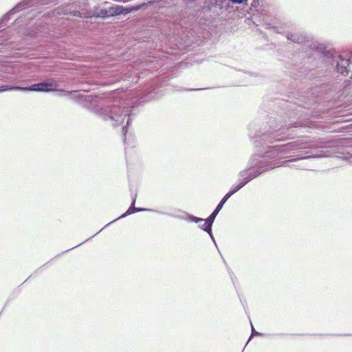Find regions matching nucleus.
I'll list each match as a JSON object with an SVG mask.
<instances>
[{
    "mask_svg": "<svg viewBox=\"0 0 352 352\" xmlns=\"http://www.w3.org/2000/svg\"><path fill=\"white\" fill-rule=\"evenodd\" d=\"M131 109L132 107L129 105L113 104L106 107L96 108L95 111L104 120L109 121L112 125H121L127 118L126 125L128 126L131 121Z\"/></svg>",
    "mask_w": 352,
    "mask_h": 352,
    "instance_id": "nucleus-1",
    "label": "nucleus"
},
{
    "mask_svg": "<svg viewBox=\"0 0 352 352\" xmlns=\"http://www.w3.org/2000/svg\"><path fill=\"white\" fill-rule=\"evenodd\" d=\"M318 146L307 142L298 141L288 143L283 146H274L272 148L277 152V153H288L294 152H301L305 154V155H298L295 159L287 160L284 162L287 164L292 162H296L299 160H305L311 157H321L324 155H309L311 153L308 149L316 148Z\"/></svg>",
    "mask_w": 352,
    "mask_h": 352,
    "instance_id": "nucleus-2",
    "label": "nucleus"
},
{
    "mask_svg": "<svg viewBox=\"0 0 352 352\" xmlns=\"http://www.w3.org/2000/svg\"><path fill=\"white\" fill-rule=\"evenodd\" d=\"M273 168H274V166L271 163L269 164L265 158L258 160V159L253 157L250 160V168L239 173V180L245 182V184H247L263 171L272 169Z\"/></svg>",
    "mask_w": 352,
    "mask_h": 352,
    "instance_id": "nucleus-3",
    "label": "nucleus"
},
{
    "mask_svg": "<svg viewBox=\"0 0 352 352\" xmlns=\"http://www.w3.org/2000/svg\"><path fill=\"white\" fill-rule=\"evenodd\" d=\"M8 78L10 83L0 85V93L10 91H22V74L20 69L17 74H11Z\"/></svg>",
    "mask_w": 352,
    "mask_h": 352,
    "instance_id": "nucleus-4",
    "label": "nucleus"
},
{
    "mask_svg": "<svg viewBox=\"0 0 352 352\" xmlns=\"http://www.w3.org/2000/svg\"><path fill=\"white\" fill-rule=\"evenodd\" d=\"M22 11V1L18 2L14 8L3 14L0 18V29L6 25L8 21L11 19L12 16ZM4 34V30H0V37ZM2 43H0L1 44Z\"/></svg>",
    "mask_w": 352,
    "mask_h": 352,
    "instance_id": "nucleus-5",
    "label": "nucleus"
},
{
    "mask_svg": "<svg viewBox=\"0 0 352 352\" xmlns=\"http://www.w3.org/2000/svg\"><path fill=\"white\" fill-rule=\"evenodd\" d=\"M56 84L54 82H40L32 85L30 87H23V91H50L54 90L56 87Z\"/></svg>",
    "mask_w": 352,
    "mask_h": 352,
    "instance_id": "nucleus-6",
    "label": "nucleus"
},
{
    "mask_svg": "<svg viewBox=\"0 0 352 352\" xmlns=\"http://www.w3.org/2000/svg\"><path fill=\"white\" fill-rule=\"evenodd\" d=\"M334 58V61L336 63V69L338 72L344 76L347 75L349 72L347 67L350 63L349 60L345 58L342 55H337Z\"/></svg>",
    "mask_w": 352,
    "mask_h": 352,
    "instance_id": "nucleus-7",
    "label": "nucleus"
},
{
    "mask_svg": "<svg viewBox=\"0 0 352 352\" xmlns=\"http://www.w3.org/2000/svg\"><path fill=\"white\" fill-rule=\"evenodd\" d=\"M285 129H279L276 132H268L262 135L261 140L263 141H269L271 142L272 140H275L276 141H280L283 140L282 138L279 137L280 135L283 134Z\"/></svg>",
    "mask_w": 352,
    "mask_h": 352,
    "instance_id": "nucleus-8",
    "label": "nucleus"
},
{
    "mask_svg": "<svg viewBox=\"0 0 352 352\" xmlns=\"http://www.w3.org/2000/svg\"><path fill=\"white\" fill-rule=\"evenodd\" d=\"M229 198H226V195L224 196V197L221 199L220 203L217 206L216 209L212 212V213L208 217V222L206 224L208 225V227L210 228V226H212V223L215 219V217H217V214L220 211V210L222 208L223 204L226 203V201Z\"/></svg>",
    "mask_w": 352,
    "mask_h": 352,
    "instance_id": "nucleus-9",
    "label": "nucleus"
},
{
    "mask_svg": "<svg viewBox=\"0 0 352 352\" xmlns=\"http://www.w3.org/2000/svg\"><path fill=\"white\" fill-rule=\"evenodd\" d=\"M135 200H136V195L133 198V202H132L131 205L130 206V207L129 208V209L127 210V211L124 214H122L119 218L125 217L127 215L133 214V213H135L136 212L144 211V210H150L149 209H146V208H135Z\"/></svg>",
    "mask_w": 352,
    "mask_h": 352,
    "instance_id": "nucleus-10",
    "label": "nucleus"
},
{
    "mask_svg": "<svg viewBox=\"0 0 352 352\" xmlns=\"http://www.w3.org/2000/svg\"><path fill=\"white\" fill-rule=\"evenodd\" d=\"M21 26H22V20L21 16H18L15 21H14L13 24L11 27H10V29L11 30H14L16 32V34H18V37H21Z\"/></svg>",
    "mask_w": 352,
    "mask_h": 352,
    "instance_id": "nucleus-11",
    "label": "nucleus"
},
{
    "mask_svg": "<svg viewBox=\"0 0 352 352\" xmlns=\"http://www.w3.org/2000/svg\"><path fill=\"white\" fill-rule=\"evenodd\" d=\"M121 9H122V8L117 6V7L110 8L109 11L101 10L100 15L102 17H105L106 16H112L114 14H121L122 13Z\"/></svg>",
    "mask_w": 352,
    "mask_h": 352,
    "instance_id": "nucleus-12",
    "label": "nucleus"
},
{
    "mask_svg": "<svg viewBox=\"0 0 352 352\" xmlns=\"http://www.w3.org/2000/svg\"><path fill=\"white\" fill-rule=\"evenodd\" d=\"M9 352H21L20 351V338H11L10 341Z\"/></svg>",
    "mask_w": 352,
    "mask_h": 352,
    "instance_id": "nucleus-13",
    "label": "nucleus"
},
{
    "mask_svg": "<svg viewBox=\"0 0 352 352\" xmlns=\"http://www.w3.org/2000/svg\"><path fill=\"white\" fill-rule=\"evenodd\" d=\"M287 37L288 40H290L294 43H302L305 38V37L303 35H298L296 33H289L287 34Z\"/></svg>",
    "mask_w": 352,
    "mask_h": 352,
    "instance_id": "nucleus-14",
    "label": "nucleus"
},
{
    "mask_svg": "<svg viewBox=\"0 0 352 352\" xmlns=\"http://www.w3.org/2000/svg\"><path fill=\"white\" fill-rule=\"evenodd\" d=\"M245 185V182H243L241 180H239V183L233 187V188L228 192L226 195V198H230L233 194L239 190L241 188H243Z\"/></svg>",
    "mask_w": 352,
    "mask_h": 352,
    "instance_id": "nucleus-15",
    "label": "nucleus"
},
{
    "mask_svg": "<svg viewBox=\"0 0 352 352\" xmlns=\"http://www.w3.org/2000/svg\"><path fill=\"white\" fill-rule=\"evenodd\" d=\"M208 222V219H206L204 223L202 225V226H200V228L206 231L207 233H208L211 237V239H212L213 241H214V239L212 236V226L210 227V228L208 227V225L206 224V223Z\"/></svg>",
    "mask_w": 352,
    "mask_h": 352,
    "instance_id": "nucleus-16",
    "label": "nucleus"
},
{
    "mask_svg": "<svg viewBox=\"0 0 352 352\" xmlns=\"http://www.w3.org/2000/svg\"><path fill=\"white\" fill-rule=\"evenodd\" d=\"M188 219L190 221H193L195 223H199V222H202L204 221V219H201V218H199V217H195V216H192V215H190L188 216Z\"/></svg>",
    "mask_w": 352,
    "mask_h": 352,
    "instance_id": "nucleus-17",
    "label": "nucleus"
},
{
    "mask_svg": "<svg viewBox=\"0 0 352 352\" xmlns=\"http://www.w3.org/2000/svg\"><path fill=\"white\" fill-rule=\"evenodd\" d=\"M144 6H145V4H142V5L137 6L136 7H135V8H133L131 9V10H138L140 9L141 8L144 7Z\"/></svg>",
    "mask_w": 352,
    "mask_h": 352,
    "instance_id": "nucleus-18",
    "label": "nucleus"
},
{
    "mask_svg": "<svg viewBox=\"0 0 352 352\" xmlns=\"http://www.w3.org/2000/svg\"><path fill=\"white\" fill-rule=\"evenodd\" d=\"M252 335H256V336H260V335H261V333H258V332H257V331H256L254 330V327H253V325H252Z\"/></svg>",
    "mask_w": 352,
    "mask_h": 352,
    "instance_id": "nucleus-19",
    "label": "nucleus"
},
{
    "mask_svg": "<svg viewBox=\"0 0 352 352\" xmlns=\"http://www.w3.org/2000/svg\"><path fill=\"white\" fill-rule=\"evenodd\" d=\"M126 131H127V130H126V126H123V127H122V132H123V135H124V136H125V135H126Z\"/></svg>",
    "mask_w": 352,
    "mask_h": 352,
    "instance_id": "nucleus-20",
    "label": "nucleus"
},
{
    "mask_svg": "<svg viewBox=\"0 0 352 352\" xmlns=\"http://www.w3.org/2000/svg\"><path fill=\"white\" fill-rule=\"evenodd\" d=\"M250 339H251V337H250V338H248V342L250 340Z\"/></svg>",
    "mask_w": 352,
    "mask_h": 352,
    "instance_id": "nucleus-21",
    "label": "nucleus"
}]
</instances>
